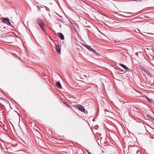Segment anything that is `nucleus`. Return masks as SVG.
I'll use <instances>...</instances> for the list:
<instances>
[{"label":"nucleus","instance_id":"1","mask_svg":"<svg viewBox=\"0 0 154 154\" xmlns=\"http://www.w3.org/2000/svg\"><path fill=\"white\" fill-rule=\"evenodd\" d=\"M37 21L38 24L41 28L44 31H45V26L43 22L40 19H37Z\"/></svg>","mask_w":154,"mask_h":154},{"label":"nucleus","instance_id":"2","mask_svg":"<svg viewBox=\"0 0 154 154\" xmlns=\"http://www.w3.org/2000/svg\"><path fill=\"white\" fill-rule=\"evenodd\" d=\"M75 107L80 111L85 113V109L83 106L80 105H76L75 106Z\"/></svg>","mask_w":154,"mask_h":154},{"label":"nucleus","instance_id":"3","mask_svg":"<svg viewBox=\"0 0 154 154\" xmlns=\"http://www.w3.org/2000/svg\"><path fill=\"white\" fill-rule=\"evenodd\" d=\"M2 22L8 25H11V22L9 19L8 18H4L2 19Z\"/></svg>","mask_w":154,"mask_h":154},{"label":"nucleus","instance_id":"4","mask_svg":"<svg viewBox=\"0 0 154 154\" xmlns=\"http://www.w3.org/2000/svg\"><path fill=\"white\" fill-rule=\"evenodd\" d=\"M84 45L85 47L87 49L89 50L90 51H91L94 53L95 54H96L97 52L96 51L92 48L90 46L88 45Z\"/></svg>","mask_w":154,"mask_h":154},{"label":"nucleus","instance_id":"5","mask_svg":"<svg viewBox=\"0 0 154 154\" xmlns=\"http://www.w3.org/2000/svg\"><path fill=\"white\" fill-rule=\"evenodd\" d=\"M56 51L57 52V53L59 54H61V50H60V45H56Z\"/></svg>","mask_w":154,"mask_h":154},{"label":"nucleus","instance_id":"6","mask_svg":"<svg viewBox=\"0 0 154 154\" xmlns=\"http://www.w3.org/2000/svg\"><path fill=\"white\" fill-rule=\"evenodd\" d=\"M139 69H140L142 70V71H143L145 73H148V71H147V70L144 68L142 67L141 66H139L138 67Z\"/></svg>","mask_w":154,"mask_h":154},{"label":"nucleus","instance_id":"7","mask_svg":"<svg viewBox=\"0 0 154 154\" xmlns=\"http://www.w3.org/2000/svg\"><path fill=\"white\" fill-rule=\"evenodd\" d=\"M57 34L58 35L59 37L60 38V39L62 40H63L64 39V36L61 33H57Z\"/></svg>","mask_w":154,"mask_h":154},{"label":"nucleus","instance_id":"8","mask_svg":"<svg viewBox=\"0 0 154 154\" xmlns=\"http://www.w3.org/2000/svg\"><path fill=\"white\" fill-rule=\"evenodd\" d=\"M121 66H122L123 68L127 71H129V69L124 64H121L120 65Z\"/></svg>","mask_w":154,"mask_h":154},{"label":"nucleus","instance_id":"9","mask_svg":"<svg viewBox=\"0 0 154 154\" xmlns=\"http://www.w3.org/2000/svg\"><path fill=\"white\" fill-rule=\"evenodd\" d=\"M56 85L57 87L60 89H61L62 88L60 82H57L56 83Z\"/></svg>","mask_w":154,"mask_h":154},{"label":"nucleus","instance_id":"10","mask_svg":"<svg viewBox=\"0 0 154 154\" xmlns=\"http://www.w3.org/2000/svg\"><path fill=\"white\" fill-rule=\"evenodd\" d=\"M148 117L149 119H151V120H153V118L152 117H151V116H148Z\"/></svg>","mask_w":154,"mask_h":154},{"label":"nucleus","instance_id":"11","mask_svg":"<svg viewBox=\"0 0 154 154\" xmlns=\"http://www.w3.org/2000/svg\"><path fill=\"white\" fill-rule=\"evenodd\" d=\"M83 71H81L80 72V73L81 74H83Z\"/></svg>","mask_w":154,"mask_h":154},{"label":"nucleus","instance_id":"12","mask_svg":"<svg viewBox=\"0 0 154 154\" xmlns=\"http://www.w3.org/2000/svg\"><path fill=\"white\" fill-rule=\"evenodd\" d=\"M66 105L68 107L71 108L70 106H69V105L67 104H66Z\"/></svg>","mask_w":154,"mask_h":154},{"label":"nucleus","instance_id":"13","mask_svg":"<svg viewBox=\"0 0 154 154\" xmlns=\"http://www.w3.org/2000/svg\"><path fill=\"white\" fill-rule=\"evenodd\" d=\"M0 100H4V99L3 98L0 97Z\"/></svg>","mask_w":154,"mask_h":154},{"label":"nucleus","instance_id":"14","mask_svg":"<svg viewBox=\"0 0 154 154\" xmlns=\"http://www.w3.org/2000/svg\"><path fill=\"white\" fill-rule=\"evenodd\" d=\"M63 103H64V104H66H66H66V102H64Z\"/></svg>","mask_w":154,"mask_h":154},{"label":"nucleus","instance_id":"15","mask_svg":"<svg viewBox=\"0 0 154 154\" xmlns=\"http://www.w3.org/2000/svg\"><path fill=\"white\" fill-rule=\"evenodd\" d=\"M147 99L148 100H149V101H150V99H149V98H147Z\"/></svg>","mask_w":154,"mask_h":154},{"label":"nucleus","instance_id":"16","mask_svg":"<svg viewBox=\"0 0 154 154\" xmlns=\"http://www.w3.org/2000/svg\"><path fill=\"white\" fill-rule=\"evenodd\" d=\"M116 21H114V22H113V23H116Z\"/></svg>","mask_w":154,"mask_h":154}]
</instances>
